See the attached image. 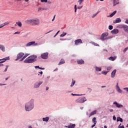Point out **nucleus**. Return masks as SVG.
<instances>
[{"instance_id":"1a4fd4ad","label":"nucleus","mask_w":128,"mask_h":128,"mask_svg":"<svg viewBox=\"0 0 128 128\" xmlns=\"http://www.w3.org/2000/svg\"><path fill=\"white\" fill-rule=\"evenodd\" d=\"M10 60V57H6V58H4L2 59H0V60H2L0 62V64H2L4 62H6V60Z\"/></svg>"},{"instance_id":"4d7b16f0","label":"nucleus","mask_w":128,"mask_h":128,"mask_svg":"<svg viewBox=\"0 0 128 128\" xmlns=\"http://www.w3.org/2000/svg\"><path fill=\"white\" fill-rule=\"evenodd\" d=\"M110 112H114V110H112V109H110Z\"/></svg>"},{"instance_id":"bb28decb","label":"nucleus","mask_w":128,"mask_h":128,"mask_svg":"<svg viewBox=\"0 0 128 128\" xmlns=\"http://www.w3.org/2000/svg\"><path fill=\"white\" fill-rule=\"evenodd\" d=\"M116 14V11L115 10L110 15V18H112Z\"/></svg>"},{"instance_id":"f03ea898","label":"nucleus","mask_w":128,"mask_h":128,"mask_svg":"<svg viewBox=\"0 0 128 128\" xmlns=\"http://www.w3.org/2000/svg\"><path fill=\"white\" fill-rule=\"evenodd\" d=\"M32 102H29L27 103L25 106L26 110L28 112H30V110H32V108H34V105L32 104V102H34V100H31Z\"/></svg>"},{"instance_id":"bf43d9fd","label":"nucleus","mask_w":128,"mask_h":128,"mask_svg":"<svg viewBox=\"0 0 128 128\" xmlns=\"http://www.w3.org/2000/svg\"><path fill=\"white\" fill-rule=\"evenodd\" d=\"M39 74H40L41 75H42V74H43L42 71H41L40 72H39Z\"/></svg>"},{"instance_id":"0eeeda50","label":"nucleus","mask_w":128,"mask_h":128,"mask_svg":"<svg viewBox=\"0 0 128 128\" xmlns=\"http://www.w3.org/2000/svg\"><path fill=\"white\" fill-rule=\"evenodd\" d=\"M48 52L43 53L42 54H41V58L44 60L48 58Z\"/></svg>"},{"instance_id":"20e7f679","label":"nucleus","mask_w":128,"mask_h":128,"mask_svg":"<svg viewBox=\"0 0 128 128\" xmlns=\"http://www.w3.org/2000/svg\"><path fill=\"white\" fill-rule=\"evenodd\" d=\"M86 101V97L79 98L76 100V102L80 104H82Z\"/></svg>"},{"instance_id":"412c9836","label":"nucleus","mask_w":128,"mask_h":128,"mask_svg":"<svg viewBox=\"0 0 128 128\" xmlns=\"http://www.w3.org/2000/svg\"><path fill=\"white\" fill-rule=\"evenodd\" d=\"M64 62H65L64 60V59H62L58 64V66H62V64H64Z\"/></svg>"},{"instance_id":"de8ad7c7","label":"nucleus","mask_w":128,"mask_h":128,"mask_svg":"<svg viewBox=\"0 0 128 128\" xmlns=\"http://www.w3.org/2000/svg\"><path fill=\"white\" fill-rule=\"evenodd\" d=\"M113 120H116V117L115 116H113Z\"/></svg>"},{"instance_id":"4c0bfd02","label":"nucleus","mask_w":128,"mask_h":128,"mask_svg":"<svg viewBox=\"0 0 128 128\" xmlns=\"http://www.w3.org/2000/svg\"><path fill=\"white\" fill-rule=\"evenodd\" d=\"M108 72H102V74H104L105 76H106V74H108Z\"/></svg>"},{"instance_id":"774afa93","label":"nucleus","mask_w":128,"mask_h":128,"mask_svg":"<svg viewBox=\"0 0 128 128\" xmlns=\"http://www.w3.org/2000/svg\"><path fill=\"white\" fill-rule=\"evenodd\" d=\"M104 128H108V127L106 126H104Z\"/></svg>"},{"instance_id":"f8f14e48","label":"nucleus","mask_w":128,"mask_h":128,"mask_svg":"<svg viewBox=\"0 0 128 128\" xmlns=\"http://www.w3.org/2000/svg\"><path fill=\"white\" fill-rule=\"evenodd\" d=\"M77 63L78 64H84V61L82 60H77Z\"/></svg>"},{"instance_id":"052dcab7","label":"nucleus","mask_w":128,"mask_h":128,"mask_svg":"<svg viewBox=\"0 0 128 128\" xmlns=\"http://www.w3.org/2000/svg\"><path fill=\"white\" fill-rule=\"evenodd\" d=\"M42 10V8H39L38 9V12H40Z\"/></svg>"},{"instance_id":"6e6d98bb","label":"nucleus","mask_w":128,"mask_h":128,"mask_svg":"<svg viewBox=\"0 0 128 128\" xmlns=\"http://www.w3.org/2000/svg\"><path fill=\"white\" fill-rule=\"evenodd\" d=\"M35 68H40V66H35Z\"/></svg>"},{"instance_id":"7c9ffc66","label":"nucleus","mask_w":128,"mask_h":128,"mask_svg":"<svg viewBox=\"0 0 128 128\" xmlns=\"http://www.w3.org/2000/svg\"><path fill=\"white\" fill-rule=\"evenodd\" d=\"M117 122H122V118H120V117H118L117 118Z\"/></svg>"},{"instance_id":"ea45409f","label":"nucleus","mask_w":128,"mask_h":128,"mask_svg":"<svg viewBox=\"0 0 128 128\" xmlns=\"http://www.w3.org/2000/svg\"><path fill=\"white\" fill-rule=\"evenodd\" d=\"M112 66H108L106 68V70H112Z\"/></svg>"},{"instance_id":"e433bc0d","label":"nucleus","mask_w":128,"mask_h":128,"mask_svg":"<svg viewBox=\"0 0 128 128\" xmlns=\"http://www.w3.org/2000/svg\"><path fill=\"white\" fill-rule=\"evenodd\" d=\"M84 0H79L78 1V2H79V4L80 5L82 4V2H84Z\"/></svg>"},{"instance_id":"cd10ccee","label":"nucleus","mask_w":128,"mask_h":128,"mask_svg":"<svg viewBox=\"0 0 128 128\" xmlns=\"http://www.w3.org/2000/svg\"><path fill=\"white\" fill-rule=\"evenodd\" d=\"M92 122H94V124H96V118L94 117L92 118Z\"/></svg>"},{"instance_id":"c03bdc74","label":"nucleus","mask_w":128,"mask_h":128,"mask_svg":"<svg viewBox=\"0 0 128 128\" xmlns=\"http://www.w3.org/2000/svg\"><path fill=\"white\" fill-rule=\"evenodd\" d=\"M76 10H77L76 5H75L74 6V12H76Z\"/></svg>"},{"instance_id":"5701e85b","label":"nucleus","mask_w":128,"mask_h":128,"mask_svg":"<svg viewBox=\"0 0 128 128\" xmlns=\"http://www.w3.org/2000/svg\"><path fill=\"white\" fill-rule=\"evenodd\" d=\"M0 50H1L2 52H4V50H6V48H4V46L0 45Z\"/></svg>"},{"instance_id":"864d4df0","label":"nucleus","mask_w":128,"mask_h":128,"mask_svg":"<svg viewBox=\"0 0 128 128\" xmlns=\"http://www.w3.org/2000/svg\"><path fill=\"white\" fill-rule=\"evenodd\" d=\"M116 88H120L118 86V83H117L116 86Z\"/></svg>"},{"instance_id":"680f3d73","label":"nucleus","mask_w":128,"mask_h":128,"mask_svg":"<svg viewBox=\"0 0 128 128\" xmlns=\"http://www.w3.org/2000/svg\"><path fill=\"white\" fill-rule=\"evenodd\" d=\"M39 70H44V68H42L40 67Z\"/></svg>"},{"instance_id":"5fc2aeb1","label":"nucleus","mask_w":128,"mask_h":128,"mask_svg":"<svg viewBox=\"0 0 128 128\" xmlns=\"http://www.w3.org/2000/svg\"><path fill=\"white\" fill-rule=\"evenodd\" d=\"M1 26H0V28H4V24H1Z\"/></svg>"},{"instance_id":"f257e3e1","label":"nucleus","mask_w":128,"mask_h":128,"mask_svg":"<svg viewBox=\"0 0 128 128\" xmlns=\"http://www.w3.org/2000/svg\"><path fill=\"white\" fill-rule=\"evenodd\" d=\"M38 58L36 56L32 55L30 56L28 58H26L24 60V62L26 64H30L32 62H34Z\"/></svg>"},{"instance_id":"37998d69","label":"nucleus","mask_w":128,"mask_h":128,"mask_svg":"<svg viewBox=\"0 0 128 128\" xmlns=\"http://www.w3.org/2000/svg\"><path fill=\"white\" fill-rule=\"evenodd\" d=\"M128 50V47L126 48L124 50H123V52H126Z\"/></svg>"},{"instance_id":"f704fd0d","label":"nucleus","mask_w":128,"mask_h":128,"mask_svg":"<svg viewBox=\"0 0 128 128\" xmlns=\"http://www.w3.org/2000/svg\"><path fill=\"white\" fill-rule=\"evenodd\" d=\"M2 24L4 26H8L10 24V22H6Z\"/></svg>"},{"instance_id":"7ed1b4c3","label":"nucleus","mask_w":128,"mask_h":128,"mask_svg":"<svg viewBox=\"0 0 128 128\" xmlns=\"http://www.w3.org/2000/svg\"><path fill=\"white\" fill-rule=\"evenodd\" d=\"M28 22H30L32 26H38L40 24V20L38 19L29 20Z\"/></svg>"},{"instance_id":"c85d7f7f","label":"nucleus","mask_w":128,"mask_h":128,"mask_svg":"<svg viewBox=\"0 0 128 128\" xmlns=\"http://www.w3.org/2000/svg\"><path fill=\"white\" fill-rule=\"evenodd\" d=\"M16 24H18V26H20V28H22V22H16Z\"/></svg>"},{"instance_id":"393cba45","label":"nucleus","mask_w":128,"mask_h":128,"mask_svg":"<svg viewBox=\"0 0 128 128\" xmlns=\"http://www.w3.org/2000/svg\"><path fill=\"white\" fill-rule=\"evenodd\" d=\"M48 120H50V118L48 117L42 118L43 122H48Z\"/></svg>"},{"instance_id":"6e6552de","label":"nucleus","mask_w":128,"mask_h":128,"mask_svg":"<svg viewBox=\"0 0 128 128\" xmlns=\"http://www.w3.org/2000/svg\"><path fill=\"white\" fill-rule=\"evenodd\" d=\"M76 46H78L80 44H82V41L80 39H78L74 41Z\"/></svg>"},{"instance_id":"b1692460","label":"nucleus","mask_w":128,"mask_h":128,"mask_svg":"<svg viewBox=\"0 0 128 128\" xmlns=\"http://www.w3.org/2000/svg\"><path fill=\"white\" fill-rule=\"evenodd\" d=\"M124 26H125L124 24L118 25L117 26V28H123V30H124Z\"/></svg>"},{"instance_id":"4be33fe9","label":"nucleus","mask_w":128,"mask_h":128,"mask_svg":"<svg viewBox=\"0 0 128 128\" xmlns=\"http://www.w3.org/2000/svg\"><path fill=\"white\" fill-rule=\"evenodd\" d=\"M68 128H76V124H70L68 126Z\"/></svg>"},{"instance_id":"2f4dec72","label":"nucleus","mask_w":128,"mask_h":128,"mask_svg":"<svg viewBox=\"0 0 128 128\" xmlns=\"http://www.w3.org/2000/svg\"><path fill=\"white\" fill-rule=\"evenodd\" d=\"M65 36H66V32H63V33L60 35V38H64Z\"/></svg>"},{"instance_id":"09e8293b","label":"nucleus","mask_w":128,"mask_h":128,"mask_svg":"<svg viewBox=\"0 0 128 128\" xmlns=\"http://www.w3.org/2000/svg\"><path fill=\"white\" fill-rule=\"evenodd\" d=\"M96 123L95 124H94L92 126V128H94V126H96Z\"/></svg>"},{"instance_id":"a211bd4d","label":"nucleus","mask_w":128,"mask_h":128,"mask_svg":"<svg viewBox=\"0 0 128 128\" xmlns=\"http://www.w3.org/2000/svg\"><path fill=\"white\" fill-rule=\"evenodd\" d=\"M114 6H116V4H120V1L118 0H113Z\"/></svg>"},{"instance_id":"0e129e2a","label":"nucleus","mask_w":128,"mask_h":128,"mask_svg":"<svg viewBox=\"0 0 128 128\" xmlns=\"http://www.w3.org/2000/svg\"><path fill=\"white\" fill-rule=\"evenodd\" d=\"M0 86H6V84H0Z\"/></svg>"},{"instance_id":"a19ab883","label":"nucleus","mask_w":128,"mask_h":128,"mask_svg":"<svg viewBox=\"0 0 128 128\" xmlns=\"http://www.w3.org/2000/svg\"><path fill=\"white\" fill-rule=\"evenodd\" d=\"M41 2H48V0H41Z\"/></svg>"},{"instance_id":"aec40b11","label":"nucleus","mask_w":128,"mask_h":128,"mask_svg":"<svg viewBox=\"0 0 128 128\" xmlns=\"http://www.w3.org/2000/svg\"><path fill=\"white\" fill-rule=\"evenodd\" d=\"M116 56H110V58H108V60H112V62H114V60H116Z\"/></svg>"},{"instance_id":"49530a36","label":"nucleus","mask_w":128,"mask_h":128,"mask_svg":"<svg viewBox=\"0 0 128 128\" xmlns=\"http://www.w3.org/2000/svg\"><path fill=\"white\" fill-rule=\"evenodd\" d=\"M20 34V32H15L14 34Z\"/></svg>"},{"instance_id":"473e14b6","label":"nucleus","mask_w":128,"mask_h":128,"mask_svg":"<svg viewBox=\"0 0 128 128\" xmlns=\"http://www.w3.org/2000/svg\"><path fill=\"white\" fill-rule=\"evenodd\" d=\"M74 84H76V81L72 80L70 86H74Z\"/></svg>"},{"instance_id":"c9c22d12","label":"nucleus","mask_w":128,"mask_h":128,"mask_svg":"<svg viewBox=\"0 0 128 128\" xmlns=\"http://www.w3.org/2000/svg\"><path fill=\"white\" fill-rule=\"evenodd\" d=\"M98 12H97L95 14H93V15L92 16V18H94L96 17L98 15Z\"/></svg>"},{"instance_id":"39448f33","label":"nucleus","mask_w":128,"mask_h":128,"mask_svg":"<svg viewBox=\"0 0 128 128\" xmlns=\"http://www.w3.org/2000/svg\"><path fill=\"white\" fill-rule=\"evenodd\" d=\"M108 36V32L103 33L100 36V40H106V39L104 38H106V36Z\"/></svg>"},{"instance_id":"dca6fc26","label":"nucleus","mask_w":128,"mask_h":128,"mask_svg":"<svg viewBox=\"0 0 128 128\" xmlns=\"http://www.w3.org/2000/svg\"><path fill=\"white\" fill-rule=\"evenodd\" d=\"M112 34H118V29H114L112 31H111Z\"/></svg>"},{"instance_id":"8fccbe9b","label":"nucleus","mask_w":128,"mask_h":128,"mask_svg":"<svg viewBox=\"0 0 128 128\" xmlns=\"http://www.w3.org/2000/svg\"><path fill=\"white\" fill-rule=\"evenodd\" d=\"M82 8V6H78V10H80V8Z\"/></svg>"},{"instance_id":"9d476101","label":"nucleus","mask_w":128,"mask_h":128,"mask_svg":"<svg viewBox=\"0 0 128 128\" xmlns=\"http://www.w3.org/2000/svg\"><path fill=\"white\" fill-rule=\"evenodd\" d=\"M114 104H115L116 106L118 108H122V106H124L122 105L118 104V102H114Z\"/></svg>"},{"instance_id":"4468645a","label":"nucleus","mask_w":128,"mask_h":128,"mask_svg":"<svg viewBox=\"0 0 128 128\" xmlns=\"http://www.w3.org/2000/svg\"><path fill=\"white\" fill-rule=\"evenodd\" d=\"M116 70H114L112 74H111V76L112 78H114L116 76Z\"/></svg>"},{"instance_id":"13d9d810","label":"nucleus","mask_w":128,"mask_h":128,"mask_svg":"<svg viewBox=\"0 0 128 128\" xmlns=\"http://www.w3.org/2000/svg\"><path fill=\"white\" fill-rule=\"evenodd\" d=\"M72 96H78V94H72Z\"/></svg>"},{"instance_id":"338daca9","label":"nucleus","mask_w":128,"mask_h":128,"mask_svg":"<svg viewBox=\"0 0 128 128\" xmlns=\"http://www.w3.org/2000/svg\"><path fill=\"white\" fill-rule=\"evenodd\" d=\"M64 128H68V126H65Z\"/></svg>"},{"instance_id":"c756f323","label":"nucleus","mask_w":128,"mask_h":128,"mask_svg":"<svg viewBox=\"0 0 128 128\" xmlns=\"http://www.w3.org/2000/svg\"><path fill=\"white\" fill-rule=\"evenodd\" d=\"M96 72H100V70H102V68L96 67Z\"/></svg>"},{"instance_id":"e2e57ef3","label":"nucleus","mask_w":128,"mask_h":128,"mask_svg":"<svg viewBox=\"0 0 128 128\" xmlns=\"http://www.w3.org/2000/svg\"><path fill=\"white\" fill-rule=\"evenodd\" d=\"M4 66V64H2V63H0V66Z\"/></svg>"},{"instance_id":"f3484780","label":"nucleus","mask_w":128,"mask_h":128,"mask_svg":"<svg viewBox=\"0 0 128 128\" xmlns=\"http://www.w3.org/2000/svg\"><path fill=\"white\" fill-rule=\"evenodd\" d=\"M94 114H96V110H94V111L92 112L89 116V118H90L92 116H94Z\"/></svg>"},{"instance_id":"79ce46f5","label":"nucleus","mask_w":128,"mask_h":128,"mask_svg":"<svg viewBox=\"0 0 128 128\" xmlns=\"http://www.w3.org/2000/svg\"><path fill=\"white\" fill-rule=\"evenodd\" d=\"M122 125V124H120V125L118 126L119 128H124V125H122V126H120Z\"/></svg>"},{"instance_id":"69168bd1","label":"nucleus","mask_w":128,"mask_h":128,"mask_svg":"<svg viewBox=\"0 0 128 128\" xmlns=\"http://www.w3.org/2000/svg\"><path fill=\"white\" fill-rule=\"evenodd\" d=\"M46 90H48V87L46 88Z\"/></svg>"},{"instance_id":"72a5a7b5","label":"nucleus","mask_w":128,"mask_h":128,"mask_svg":"<svg viewBox=\"0 0 128 128\" xmlns=\"http://www.w3.org/2000/svg\"><path fill=\"white\" fill-rule=\"evenodd\" d=\"M116 90H117V91L118 92H120V93H122V90H120V88H116Z\"/></svg>"},{"instance_id":"2eb2a0df","label":"nucleus","mask_w":128,"mask_h":128,"mask_svg":"<svg viewBox=\"0 0 128 128\" xmlns=\"http://www.w3.org/2000/svg\"><path fill=\"white\" fill-rule=\"evenodd\" d=\"M42 84V82H40L38 84H36L34 86V87L36 88H40V86Z\"/></svg>"},{"instance_id":"3c124183","label":"nucleus","mask_w":128,"mask_h":128,"mask_svg":"<svg viewBox=\"0 0 128 128\" xmlns=\"http://www.w3.org/2000/svg\"><path fill=\"white\" fill-rule=\"evenodd\" d=\"M56 18V15L54 16L53 19L52 20V22H54V19Z\"/></svg>"},{"instance_id":"58836bf2","label":"nucleus","mask_w":128,"mask_h":128,"mask_svg":"<svg viewBox=\"0 0 128 128\" xmlns=\"http://www.w3.org/2000/svg\"><path fill=\"white\" fill-rule=\"evenodd\" d=\"M113 28H114V26H111V25L109 26H108V28L110 30H112Z\"/></svg>"},{"instance_id":"a18cd8bd","label":"nucleus","mask_w":128,"mask_h":128,"mask_svg":"<svg viewBox=\"0 0 128 128\" xmlns=\"http://www.w3.org/2000/svg\"><path fill=\"white\" fill-rule=\"evenodd\" d=\"M8 66H6V68H5L4 72H6V70H8Z\"/></svg>"},{"instance_id":"423d86ee","label":"nucleus","mask_w":128,"mask_h":128,"mask_svg":"<svg viewBox=\"0 0 128 128\" xmlns=\"http://www.w3.org/2000/svg\"><path fill=\"white\" fill-rule=\"evenodd\" d=\"M24 56V52H20L17 55V58L16 59V60H20V58H22Z\"/></svg>"},{"instance_id":"a878e982","label":"nucleus","mask_w":128,"mask_h":128,"mask_svg":"<svg viewBox=\"0 0 128 128\" xmlns=\"http://www.w3.org/2000/svg\"><path fill=\"white\" fill-rule=\"evenodd\" d=\"M27 56H28V54H26L22 58V59H21L20 60V62H22V60H24V58H26Z\"/></svg>"},{"instance_id":"ddd939ff","label":"nucleus","mask_w":128,"mask_h":128,"mask_svg":"<svg viewBox=\"0 0 128 128\" xmlns=\"http://www.w3.org/2000/svg\"><path fill=\"white\" fill-rule=\"evenodd\" d=\"M36 44V42H28L26 45V46H32V44Z\"/></svg>"},{"instance_id":"603ef678","label":"nucleus","mask_w":128,"mask_h":128,"mask_svg":"<svg viewBox=\"0 0 128 128\" xmlns=\"http://www.w3.org/2000/svg\"><path fill=\"white\" fill-rule=\"evenodd\" d=\"M52 32V30H50L48 32H46V34H50V32Z\"/></svg>"},{"instance_id":"6ab92c4d","label":"nucleus","mask_w":128,"mask_h":128,"mask_svg":"<svg viewBox=\"0 0 128 128\" xmlns=\"http://www.w3.org/2000/svg\"><path fill=\"white\" fill-rule=\"evenodd\" d=\"M124 30L125 32H128V26L126 25H125L124 26Z\"/></svg>"},{"instance_id":"9b49d317","label":"nucleus","mask_w":128,"mask_h":128,"mask_svg":"<svg viewBox=\"0 0 128 128\" xmlns=\"http://www.w3.org/2000/svg\"><path fill=\"white\" fill-rule=\"evenodd\" d=\"M122 22V20H120V18H116V20L113 21V22L114 24H118V22Z\"/></svg>"}]
</instances>
